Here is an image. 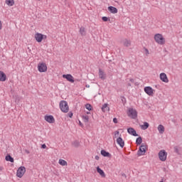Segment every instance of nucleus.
Wrapping results in <instances>:
<instances>
[{
  "label": "nucleus",
  "mask_w": 182,
  "mask_h": 182,
  "mask_svg": "<svg viewBox=\"0 0 182 182\" xmlns=\"http://www.w3.org/2000/svg\"><path fill=\"white\" fill-rule=\"evenodd\" d=\"M85 108L87 109V110H92V105L90 104H86L85 105Z\"/></svg>",
  "instance_id": "7c9ffc66"
},
{
  "label": "nucleus",
  "mask_w": 182,
  "mask_h": 182,
  "mask_svg": "<svg viewBox=\"0 0 182 182\" xmlns=\"http://www.w3.org/2000/svg\"><path fill=\"white\" fill-rule=\"evenodd\" d=\"M80 33L82 35V36H86V30L84 27H81L80 28Z\"/></svg>",
  "instance_id": "393cba45"
},
{
  "label": "nucleus",
  "mask_w": 182,
  "mask_h": 182,
  "mask_svg": "<svg viewBox=\"0 0 182 182\" xmlns=\"http://www.w3.org/2000/svg\"><path fill=\"white\" fill-rule=\"evenodd\" d=\"M130 82H131V83H134V80L131 79V80H130Z\"/></svg>",
  "instance_id": "ea45409f"
},
{
  "label": "nucleus",
  "mask_w": 182,
  "mask_h": 182,
  "mask_svg": "<svg viewBox=\"0 0 182 182\" xmlns=\"http://www.w3.org/2000/svg\"><path fill=\"white\" fill-rule=\"evenodd\" d=\"M160 79L161 80H162V82H164L165 83H168V78L167 77V75H166V73H161Z\"/></svg>",
  "instance_id": "f8f14e48"
},
{
  "label": "nucleus",
  "mask_w": 182,
  "mask_h": 182,
  "mask_svg": "<svg viewBox=\"0 0 182 182\" xmlns=\"http://www.w3.org/2000/svg\"><path fill=\"white\" fill-rule=\"evenodd\" d=\"M154 39L156 43H159V45H164V43H166V40L163 38V35L160 33L156 34Z\"/></svg>",
  "instance_id": "f03ea898"
},
{
  "label": "nucleus",
  "mask_w": 182,
  "mask_h": 182,
  "mask_svg": "<svg viewBox=\"0 0 182 182\" xmlns=\"http://www.w3.org/2000/svg\"><path fill=\"white\" fill-rule=\"evenodd\" d=\"M101 110L103 112V113H106V112H110V107H109V104H104L101 108Z\"/></svg>",
  "instance_id": "9b49d317"
},
{
  "label": "nucleus",
  "mask_w": 182,
  "mask_h": 182,
  "mask_svg": "<svg viewBox=\"0 0 182 182\" xmlns=\"http://www.w3.org/2000/svg\"><path fill=\"white\" fill-rule=\"evenodd\" d=\"M46 35H43L42 33H37L35 34V39L37 42L41 43L43 39H46Z\"/></svg>",
  "instance_id": "0eeeda50"
},
{
  "label": "nucleus",
  "mask_w": 182,
  "mask_h": 182,
  "mask_svg": "<svg viewBox=\"0 0 182 182\" xmlns=\"http://www.w3.org/2000/svg\"><path fill=\"white\" fill-rule=\"evenodd\" d=\"M80 125L82 126V122H80Z\"/></svg>",
  "instance_id": "37998d69"
},
{
  "label": "nucleus",
  "mask_w": 182,
  "mask_h": 182,
  "mask_svg": "<svg viewBox=\"0 0 182 182\" xmlns=\"http://www.w3.org/2000/svg\"><path fill=\"white\" fill-rule=\"evenodd\" d=\"M122 43L124 46H126V48H129L132 45V41L130 40L124 39L122 41Z\"/></svg>",
  "instance_id": "f3484780"
},
{
  "label": "nucleus",
  "mask_w": 182,
  "mask_h": 182,
  "mask_svg": "<svg viewBox=\"0 0 182 182\" xmlns=\"http://www.w3.org/2000/svg\"><path fill=\"white\" fill-rule=\"evenodd\" d=\"M113 122L114 123H117V118H114Z\"/></svg>",
  "instance_id": "f704fd0d"
},
{
  "label": "nucleus",
  "mask_w": 182,
  "mask_h": 182,
  "mask_svg": "<svg viewBox=\"0 0 182 182\" xmlns=\"http://www.w3.org/2000/svg\"><path fill=\"white\" fill-rule=\"evenodd\" d=\"M127 116L131 119H136L137 118V111L133 108H129L127 111Z\"/></svg>",
  "instance_id": "20e7f679"
},
{
  "label": "nucleus",
  "mask_w": 182,
  "mask_h": 182,
  "mask_svg": "<svg viewBox=\"0 0 182 182\" xmlns=\"http://www.w3.org/2000/svg\"><path fill=\"white\" fill-rule=\"evenodd\" d=\"M108 11L111 12V14H117V9L114 6H109Z\"/></svg>",
  "instance_id": "a211bd4d"
},
{
  "label": "nucleus",
  "mask_w": 182,
  "mask_h": 182,
  "mask_svg": "<svg viewBox=\"0 0 182 182\" xmlns=\"http://www.w3.org/2000/svg\"><path fill=\"white\" fill-rule=\"evenodd\" d=\"M82 119L85 123H87L89 122V116L87 115H83L82 116Z\"/></svg>",
  "instance_id": "c85d7f7f"
},
{
  "label": "nucleus",
  "mask_w": 182,
  "mask_h": 182,
  "mask_svg": "<svg viewBox=\"0 0 182 182\" xmlns=\"http://www.w3.org/2000/svg\"><path fill=\"white\" fill-rule=\"evenodd\" d=\"M97 172L98 173V174H100L101 177H102V178H105L106 177V173H105V171L102 170L100 166L97 167Z\"/></svg>",
  "instance_id": "ddd939ff"
},
{
  "label": "nucleus",
  "mask_w": 182,
  "mask_h": 182,
  "mask_svg": "<svg viewBox=\"0 0 182 182\" xmlns=\"http://www.w3.org/2000/svg\"><path fill=\"white\" fill-rule=\"evenodd\" d=\"M6 80V74L0 71V82H5Z\"/></svg>",
  "instance_id": "dca6fc26"
},
{
  "label": "nucleus",
  "mask_w": 182,
  "mask_h": 182,
  "mask_svg": "<svg viewBox=\"0 0 182 182\" xmlns=\"http://www.w3.org/2000/svg\"><path fill=\"white\" fill-rule=\"evenodd\" d=\"M144 92L148 96H153L154 95V90L151 87H145Z\"/></svg>",
  "instance_id": "6e6552de"
},
{
  "label": "nucleus",
  "mask_w": 182,
  "mask_h": 182,
  "mask_svg": "<svg viewBox=\"0 0 182 182\" xmlns=\"http://www.w3.org/2000/svg\"><path fill=\"white\" fill-rule=\"evenodd\" d=\"M73 116V113L70 112L69 113V117H72Z\"/></svg>",
  "instance_id": "4c0bfd02"
},
{
  "label": "nucleus",
  "mask_w": 182,
  "mask_h": 182,
  "mask_svg": "<svg viewBox=\"0 0 182 182\" xmlns=\"http://www.w3.org/2000/svg\"><path fill=\"white\" fill-rule=\"evenodd\" d=\"M142 141H143V139H141V136H139L136 139V144L139 145Z\"/></svg>",
  "instance_id": "c756f323"
},
{
  "label": "nucleus",
  "mask_w": 182,
  "mask_h": 182,
  "mask_svg": "<svg viewBox=\"0 0 182 182\" xmlns=\"http://www.w3.org/2000/svg\"><path fill=\"white\" fill-rule=\"evenodd\" d=\"M44 119L48 123H50V124L55 123V117H53V115H46L44 117Z\"/></svg>",
  "instance_id": "9d476101"
},
{
  "label": "nucleus",
  "mask_w": 182,
  "mask_h": 182,
  "mask_svg": "<svg viewBox=\"0 0 182 182\" xmlns=\"http://www.w3.org/2000/svg\"><path fill=\"white\" fill-rule=\"evenodd\" d=\"M102 21L104 22H107V21H110V18H107V16H103L102 17Z\"/></svg>",
  "instance_id": "2f4dec72"
},
{
  "label": "nucleus",
  "mask_w": 182,
  "mask_h": 182,
  "mask_svg": "<svg viewBox=\"0 0 182 182\" xmlns=\"http://www.w3.org/2000/svg\"><path fill=\"white\" fill-rule=\"evenodd\" d=\"M58 164H60V166H68V161L62 159H59Z\"/></svg>",
  "instance_id": "5701e85b"
},
{
  "label": "nucleus",
  "mask_w": 182,
  "mask_h": 182,
  "mask_svg": "<svg viewBox=\"0 0 182 182\" xmlns=\"http://www.w3.org/2000/svg\"><path fill=\"white\" fill-rule=\"evenodd\" d=\"M6 4L9 5V6H14L15 1L14 0H6Z\"/></svg>",
  "instance_id": "a878e982"
},
{
  "label": "nucleus",
  "mask_w": 182,
  "mask_h": 182,
  "mask_svg": "<svg viewBox=\"0 0 182 182\" xmlns=\"http://www.w3.org/2000/svg\"><path fill=\"white\" fill-rule=\"evenodd\" d=\"M4 170V168L2 166L0 167V171H2Z\"/></svg>",
  "instance_id": "a19ab883"
},
{
  "label": "nucleus",
  "mask_w": 182,
  "mask_h": 182,
  "mask_svg": "<svg viewBox=\"0 0 182 182\" xmlns=\"http://www.w3.org/2000/svg\"><path fill=\"white\" fill-rule=\"evenodd\" d=\"M127 132L129 133V134H131L132 136H138L137 133L136 132V130H134V129L130 127L127 129Z\"/></svg>",
  "instance_id": "2eb2a0df"
},
{
  "label": "nucleus",
  "mask_w": 182,
  "mask_h": 182,
  "mask_svg": "<svg viewBox=\"0 0 182 182\" xmlns=\"http://www.w3.org/2000/svg\"><path fill=\"white\" fill-rule=\"evenodd\" d=\"M157 129L160 134H163V133H164L165 128L162 124L159 125Z\"/></svg>",
  "instance_id": "aec40b11"
},
{
  "label": "nucleus",
  "mask_w": 182,
  "mask_h": 182,
  "mask_svg": "<svg viewBox=\"0 0 182 182\" xmlns=\"http://www.w3.org/2000/svg\"><path fill=\"white\" fill-rule=\"evenodd\" d=\"M38 69H48V66L45 63H40L38 64Z\"/></svg>",
  "instance_id": "6ab92c4d"
},
{
  "label": "nucleus",
  "mask_w": 182,
  "mask_h": 182,
  "mask_svg": "<svg viewBox=\"0 0 182 182\" xmlns=\"http://www.w3.org/2000/svg\"><path fill=\"white\" fill-rule=\"evenodd\" d=\"M101 154L102 156H103L104 157H111V154L110 153L106 151L105 150H102L101 151Z\"/></svg>",
  "instance_id": "4be33fe9"
},
{
  "label": "nucleus",
  "mask_w": 182,
  "mask_h": 182,
  "mask_svg": "<svg viewBox=\"0 0 182 182\" xmlns=\"http://www.w3.org/2000/svg\"><path fill=\"white\" fill-rule=\"evenodd\" d=\"M141 129H142V130H146V129H149V123L144 122V124L141 126Z\"/></svg>",
  "instance_id": "cd10ccee"
},
{
  "label": "nucleus",
  "mask_w": 182,
  "mask_h": 182,
  "mask_svg": "<svg viewBox=\"0 0 182 182\" xmlns=\"http://www.w3.org/2000/svg\"><path fill=\"white\" fill-rule=\"evenodd\" d=\"M59 107L63 113H68L69 112V105H68V102L65 100L60 102Z\"/></svg>",
  "instance_id": "f257e3e1"
},
{
  "label": "nucleus",
  "mask_w": 182,
  "mask_h": 182,
  "mask_svg": "<svg viewBox=\"0 0 182 182\" xmlns=\"http://www.w3.org/2000/svg\"><path fill=\"white\" fill-rule=\"evenodd\" d=\"M119 137H122V134L119 131H115L114 132V137H113L114 140V139H119Z\"/></svg>",
  "instance_id": "b1692460"
},
{
  "label": "nucleus",
  "mask_w": 182,
  "mask_h": 182,
  "mask_svg": "<svg viewBox=\"0 0 182 182\" xmlns=\"http://www.w3.org/2000/svg\"><path fill=\"white\" fill-rule=\"evenodd\" d=\"M144 52H145V55H146V56L149 54V49L144 48Z\"/></svg>",
  "instance_id": "473e14b6"
},
{
  "label": "nucleus",
  "mask_w": 182,
  "mask_h": 182,
  "mask_svg": "<svg viewBox=\"0 0 182 182\" xmlns=\"http://www.w3.org/2000/svg\"><path fill=\"white\" fill-rule=\"evenodd\" d=\"M99 76L100 79H102V80H105V79H106V74L102 70H100Z\"/></svg>",
  "instance_id": "412c9836"
},
{
  "label": "nucleus",
  "mask_w": 182,
  "mask_h": 182,
  "mask_svg": "<svg viewBox=\"0 0 182 182\" xmlns=\"http://www.w3.org/2000/svg\"><path fill=\"white\" fill-rule=\"evenodd\" d=\"M95 160H99L100 158L99 157V156H95Z\"/></svg>",
  "instance_id": "e433bc0d"
},
{
  "label": "nucleus",
  "mask_w": 182,
  "mask_h": 182,
  "mask_svg": "<svg viewBox=\"0 0 182 182\" xmlns=\"http://www.w3.org/2000/svg\"><path fill=\"white\" fill-rule=\"evenodd\" d=\"M146 150H147V145L142 144L137 152L138 156H144L146 154Z\"/></svg>",
  "instance_id": "39448f33"
},
{
  "label": "nucleus",
  "mask_w": 182,
  "mask_h": 182,
  "mask_svg": "<svg viewBox=\"0 0 182 182\" xmlns=\"http://www.w3.org/2000/svg\"><path fill=\"white\" fill-rule=\"evenodd\" d=\"M6 161H10L11 163H14V160L11 155H7L5 158Z\"/></svg>",
  "instance_id": "bb28decb"
},
{
  "label": "nucleus",
  "mask_w": 182,
  "mask_h": 182,
  "mask_svg": "<svg viewBox=\"0 0 182 182\" xmlns=\"http://www.w3.org/2000/svg\"><path fill=\"white\" fill-rule=\"evenodd\" d=\"M41 147H42V149H46V144H43L42 146H41Z\"/></svg>",
  "instance_id": "c9c22d12"
},
{
  "label": "nucleus",
  "mask_w": 182,
  "mask_h": 182,
  "mask_svg": "<svg viewBox=\"0 0 182 182\" xmlns=\"http://www.w3.org/2000/svg\"><path fill=\"white\" fill-rule=\"evenodd\" d=\"M25 173H26V168H25V166H20L16 171V176L18 177V178H22Z\"/></svg>",
  "instance_id": "7ed1b4c3"
},
{
  "label": "nucleus",
  "mask_w": 182,
  "mask_h": 182,
  "mask_svg": "<svg viewBox=\"0 0 182 182\" xmlns=\"http://www.w3.org/2000/svg\"><path fill=\"white\" fill-rule=\"evenodd\" d=\"M1 29H2V23L0 21V31H1Z\"/></svg>",
  "instance_id": "58836bf2"
},
{
  "label": "nucleus",
  "mask_w": 182,
  "mask_h": 182,
  "mask_svg": "<svg viewBox=\"0 0 182 182\" xmlns=\"http://www.w3.org/2000/svg\"><path fill=\"white\" fill-rule=\"evenodd\" d=\"M159 157L161 161H166L167 160V152L164 150H161L159 153Z\"/></svg>",
  "instance_id": "423d86ee"
},
{
  "label": "nucleus",
  "mask_w": 182,
  "mask_h": 182,
  "mask_svg": "<svg viewBox=\"0 0 182 182\" xmlns=\"http://www.w3.org/2000/svg\"><path fill=\"white\" fill-rule=\"evenodd\" d=\"M63 77L66 79L68 82H70V83L75 82V78L70 74L63 75Z\"/></svg>",
  "instance_id": "1a4fd4ad"
},
{
  "label": "nucleus",
  "mask_w": 182,
  "mask_h": 182,
  "mask_svg": "<svg viewBox=\"0 0 182 182\" xmlns=\"http://www.w3.org/2000/svg\"><path fill=\"white\" fill-rule=\"evenodd\" d=\"M39 72L41 73H45L46 72V69H38Z\"/></svg>",
  "instance_id": "72a5a7b5"
},
{
  "label": "nucleus",
  "mask_w": 182,
  "mask_h": 182,
  "mask_svg": "<svg viewBox=\"0 0 182 182\" xmlns=\"http://www.w3.org/2000/svg\"><path fill=\"white\" fill-rule=\"evenodd\" d=\"M129 86H132V84H129Z\"/></svg>",
  "instance_id": "c03bdc74"
},
{
  "label": "nucleus",
  "mask_w": 182,
  "mask_h": 182,
  "mask_svg": "<svg viewBox=\"0 0 182 182\" xmlns=\"http://www.w3.org/2000/svg\"><path fill=\"white\" fill-rule=\"evenodd\" d=\"M87 114H90V112H87Z\"/></svg>",
  "instance_id": "79ce46f5"
},
{
  "label": "nucleus",
  "mask_w": 182,
  "mask_h": 182,
  "mask_svg": "<svg viewBox=\"0 0 182 182\" xmlns=\"http://www.w3.org/2000/svg\"><path fill=\"white\" fill-rule=\"evenodd\" d=\"M117 143L119 144V146H121L122 149L124 147V140L122 137H119L117 139Z\"/></svg>",
  "instance_id": "4468645a"
}]
</instances>
